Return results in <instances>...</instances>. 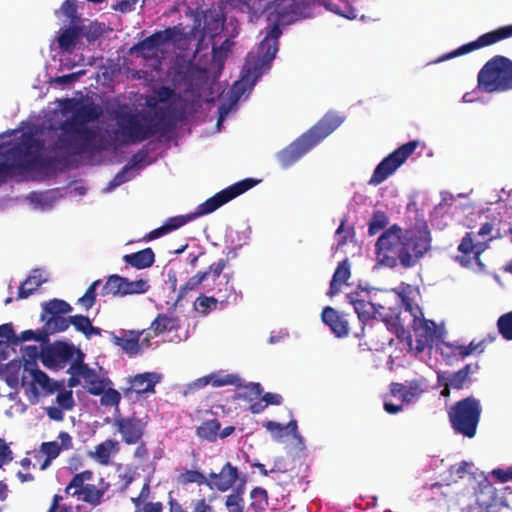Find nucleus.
<instances>
[{
	"instance_id": "393cba45",
	"label": "nucleus",
	"mask_w": 512,
	"mask_h": 512,
	"mask_svg": "<svg viewBox=\"0 0 512 512\" xmlns=\"http://www.w3.org/2000/svg\"><path fill=\"white\" fill-rule=\"evenodd\" d=\"M349 303L354 307V310L363 323L370 319H377V313H380V306L376 305L366 299L361 298L358 291L347 294Z\"/></svg>"
},
{
	"instance_id": "69168bd1",
	"label": "nucleus",
	"mask_w": 512,
	"mask_h": 512,
	"mask_svg": "<svg viewBox=\"0 0 512 512\" xmlns=\"http://www.w3.org/2000/svg\"><path fill=\"white\" fill-rule=\"evenodd\" d=\"M263 426L269 431L271 432V434L273 435L274 439L276 440H280L281 438H283L285 436V428L283 425H281L280 423L278 422H275V421H266Z\"/></svg>"
},
{
	"instance_id": "3c124183",
	"label": "nucleus",
	"mask_w": 512,
	"mask_h": 512,
	"mask_svg": "<svg viewBox=\"0 0 512 512\" xmlns=\"http://www.w3.org/2000/svg\"><path fill=\"white\" fill-rule=\"evenodd\" d=\"M178 482L182 485H187L191 483H197L198 485H207L208 479L200 471L186 470L178 476Z\"/></svg>"
},
{
	"instance_id": "37998d69",
	"label": "nucleus",
	"mask_w": 512,
	"mask_h": 512,
	"mask_svg": "<svg viewBox=\"0 0 512 512\" xmlns=\"http://www.w3.org/2000/svg\"><path fill=\"white\" fill-rule=\"evenodd\" d=\"M218 303V298L214 296H206L205 294H200L194 302V309L201 315L206 316L211 311L217 309Z\"/></svg>"
},
{
	"instance_id": "4468645a",
	"label": "nucleus",
	"mask_w": 512,
	"mask_h": 512,
	"mask_svg": "<svg viewBox=\"0 0 512 512\" xmlns=\"http://www.w3.org/2000/svg\"><path fill=\"white\" fill-rule=\"evenodd\" d=\"M510 37H512V25L499 27L498 29L482 34L475 41L464 44L459 48L442 55L437 59L436 62H442L458 56L465 55L474 50L493 45L501 40Z\"/></svg>"
},
{
	"instance_id": "4be33fe9",
	"label": "nucleus",
	"mask_w": 512,
	"mask_h": 512,
	"mask_svg": "<svg viewBox=\"0 0 512 512\" xmlns=\"http://www.w3.org/2000/svg\"><path fill=\"white\" fill-rule=\"evenodd\" d=\"M505 501L498 496L496 489L487 485L480 489L476 502L468 507V512H500Z\"/></svg>"
},
{
	"instance_id": "f03ea898",
	"label": "nucleus",
	"mask_w": 512,
	"mask_h": 512,
	"mask_svg": "<svg viewBox=\"0 0 512 512\" xmlns=\"http://www.w3.org/2000/svg\"><path fill=\"white\" fill-rule=\"evenodd\" d=\"M102 109L94 103L81 104L70 118L60 125V134L54 143L55 151L69 156L94 154L107 149V145L97 129L87 126L102 116Z\"/></svg>"
},
{
	"instance_id": "f704fd0d",
	"label": "nucleus",
	"mask_w": 512,
	"mask_h": 512,
	"mask_svg": "<svg viewBox=\"0 0 512 512\" xmlns=\"http://www.w3.org/2000/svg\"><path fill=\"white\" fill-rule=\"evenodd\" d=\"M82 34V26L73 25L65 28L57 38L59 48L64 51H70L79 42Z\"/></svg>"
},
{
	"instance_id": "2f4dec72",
	"label": "nucleus",
	"mask_w": 512,
	"mask_h": 512,
	"mask_svg": "<svg viewBox=\"0 0 512 512\" xmlns=\"http://www.w3.org/2000/svg\"><path fill=\"white\" fill-rule=\"evenodd\" d=\"M203 20V33L210 38L220 35L224 29L225 19L223 15L215 9L206 10L203 14Z\"/></svg>"
},
{
	"instance_id": "13d9d810",
	"label": "nucleus",
	"mask_w": 512,
	"mask_h": 512,
	"mask_svg": "<svg viewBox=\"0 0 512 512\" xmlns=\"http://www.w3.org/2000/svg\"><path fill=\"white\" fill-rule=\"evenodd\" d=\"M133 168V164H126L122 169L114 176V178L109 182L108 189H114L123 183L130 180L128 177L129 171Z\"/></svg>"
},
{
	"instance_id": "e2e57ef3",
	"label": "nucleus",
	"mask_w": 512,
	"mask_h": 512,
	"mask_svg": "<svg viewBox=\"0 0 512 512\" xmlns=\"http://www.w3.org/2000/svg\"><path fill=\"white\" fill-rule=\"evenodd\" d=\"M70 321V325H73L76 331L81 332L84 335L87 334L86 331L91 324V321L87 316L81 314L70 316Z\"/></svg>"
},
{
	"instance_id": "5701e85b",
	"label": "nucleus",
	"mask_w": 512,
	"mask_h": 512,
	"mask_svg": "<svg viewBox=\"0 0 512 512\" xmlns=\"http://www.w3.org/2000/svg\"><path fill=\"white\" fill-rule=\"evenodd\" d=\"M239 479V470L230 462H226L219 473L211 472L208 476L207 486L220 492L231 489Z\"/></svg>"
},
{
	"instance_id": "20e7f679",
	"label": "nucleus",
	"mask_w": 512,
	"mask_h": 512,
	"mask_svg": "<svg viewBox=\"0 0 512 512\" xmlns=\"http://www.w3.org/2000/svg\"><path fill=\"white\" fill-rule=\"evenodd\" d=\"M169 108L159 107L155 111V119L148 120L147 116L139 111H118L114 119L121 135L122 144L141 143L156 134L168 132L173 121L168 116Z\"/></svg>"
},
{
	"instance_id": "473e14b6",
	"label": "nucleus",
	"mask_w": 512,
	"mask_h": 512,
	"mask_svg": "<svg viewBox=\"0 0 512 512\" xmlns=\"http://www.w3.org/2000/svg\"><path fill=\"white\" fill-rule=\"evenodd\" d=\"M351 276L350 263L348 258L339 262L334 274L332 276L328 295L330 297L335 296L341 290L343 284H345Z\"/></svg>"
},
{
	"instance_id": "ddd939ff",
	"label": "nucleus",
	"mask_w": 512,
	"mask_h": 512,
	"mask_svg": "<svg viewBox=\"0 0 512 512\" xmlns=\"http://www.w3.org/2000/svg\"><path fill=\"white\" fill-rule=\"evenodd\" d=\"M227 259H220L209 265L205 271H198L195 275L190 277L183 285L180 286L178 291V300L183 299L189 292L195 291L202 287L207 293L214 291V285H211L210 279L215 282L218 280L223 270L227 266Z\"/></svg>"
},
{
	"instance_id": "f3484780",
	"label": "nucleus",
	"mask_w": 512,
	"mask_h": 512,
	"mask_svg": "<svg viewBox=\"0 0 512 512\" xmlns=\"http://www.w3.org/2000/svg\"><path fill=\"white\" fill-rule=\"evenodd\" d=\"M149 288L150 285L146 280L139 279L131 281L128 278L114 274L108 277L100 294L102 296L112 295L114 297H122L132 294H143L146 293Z\"/></svg>"
},
{
	"instance_id": "aec40b11",
	"label": "nucleus",
	"mask_w": 512,
	"mask_h": 512,
	"mask_svg": "<svg viewBox=\"0 0 512 512\" xmlns=\"http://www.w3.org/2000/svg\"><path fill=\"white\" fill-rule=\"evenodd\" d=\"M205 383L211 384L213 387L235 386L237 388L244 387L255 398L263 393V387L258 382H250L243 385V381L238 374H228L224 371L213 372L204 377Z\"/></svg>"
},
{
	"instance_id": "39448f33",
	"label": "nucleus",
	"mask_w": 512,
	"mask_h": 512,
	"mask_svg": "<svg viewBox=\"0 0 512 512\" xmlns=\"http://www.w3.org/2000/svg\"><path fill=\"white\" fill-rule=\"evenodd\" d=\"M258 182V180H255L253 178H246L221 190L220 192L216 193L215 195L201 203L194 213L168 218L162 226L150 231L144 237V240L151 241L159 237H162L163 235L184 226L185 224L192 221L196 217L203 216L216 211L224 204L228 203L237 196L253 188Z\"/></svg>"
},
{
	"instance_id": "79ce46f5",
	"label": "nucleus",
	"mask_w": 512,
	"mask_h": 512,
	"mask_svg": "<svg viewBox=\"0 0 512 512\" xmlns=\"http://www.w3.org/2000/svg\"><path fill=\"white\" fill-rule=\"evenodd\" d=\"M407 389L403 395V402L411 403L420 398V396L426 390V384L424 379H414L406 382Z\"/></svg>"
},
{
	"instance_id": "338daca9",
	"label": "nucleus",
	"mask_w": 512,
	"mask_h": 512,
	"mask_svg": "<svg viewBox=\"0 0 512 512\" xmlns=\"http://www.w3.org/2000/svg\"><path fill=\"white\" fill-rule=\"evenodd\" d=\"M63 497L55 494L52 499V503L47 512H73V508L70 505H61Z\"/></svg>"
},
{
	"instance_id": "9d476101",
	"label": "nucleus",
	"mask_w": 512,
	"mask_h": 512,
	"mask_svg": "<svg viewBox=\"0 0 512 512\" xmlns=\"http://www.w3.org/2000/svg\"><path fill=\"white\" fill-rule=\"evenodd\" d=\"M92 478L93 472L91 470L76 473L65 487V493L77 497L93 507L100 505L105 493L110 488V483L103 478L99 479L98 485L88 483Z\"/></svg>"
},
{
	"instance_id": "de8ad7c7",
	"label": "nucleus",
	"mask_w": 512,
	"mask_h": 512,
	"mask_svg": "<svg viewBox=\"0 0 512 512\" xmlns=\"http://www.w3.org/2000/svg\"><path fill=\"white\" fill-rule=\"evenodd\" d=\"M388 225V217L385 212L377 210L373 213L368 223V233L374 236Z\"/></svg>"
},
{
	"instance_id": "0e129e2a",
	"label": "nucleus",
	"mask_w": 512,
	"mask_h": 512,
	"mask_svg": "<svg viewBox=\"0 0 512 512\" xmlns=\"http://www.w3.org/2000/svg\"><path fill=\"white\" fill-rule=\"evenodd\" d=\"M486 342L487 339H482L479 342L471 341L468 345H460L461 349L459 350V354L466 358L477 350H479V352H483Z\"/></svg>"
},
{
	"instance_id": "e433bc0d",
	"label": "nucleus",
	"mask_w": 512,
	"mask_h": 512,
	"mask_svg": "<svg viewBox=\"0 0 512 512\" xmlns=\"http://www.w3.org/2000/svg\"><path fill=\"white\" fill-rule=\"evenodd\" d=\"M119 451V443L116 440L107 439L95 446L92 457L100 464L107 465L111 455Z\"/></svg>"
},
{
	"instance_id": "bf43d9fd",
	"label": "nucleus",
	"mask_w": 512,
	"mask_h": 512,
	"mask_svg": "<svg viewBox=\"0 0 512 512\" xmlns=\"http://www.w3.org/2000/svg\"><path fill=\"white\" fill-rule=\"evenodd\" d=\"M56 402L61 409L71 410L75 405L72 391L64 390L60 392L56 397Z\"/></svg>"
},
{
	"instance_id": "4c0bfd02",
	"label": "nucleus",
	"mask_w": 512,
	"mask_h": 512,
	"mask_svg": "<svg viewBox=\"0 0 512 512\" xmlns=\"http://www.w3.org/2000/svg\"><path fill=\"white\" fill-rule=\"evenodd\" d=\"M221 428V424L217 419H209L203 421L196 428V436L201 440L214 443L218 439V433Z\"/></svg>"
},
{
	"instance_id": "412c9836",
	"label": "nucleus",
	"mask_w": 512,
	"mask_h": 512,
	"mask_svg": "<svg viewBox=\"0 0 512 512\" xmlns=\"http://www.w3.org/2000/svg\"><path fill=\"white\" fill-rule=\"evenodd\" d=\"M162 379L161 374L156 372H144L128 378L129 386L123 388V395L131 398L132 394L142 395L145 393H155V386Z\"/></svg>"
},
{
	"instance_id": "9b49d317",
	"label": "nucleus",
	"mask_w": 512,
	"mask_h": 512,
	"mask_svg": "<svg viewBox=\"0 0 512 512\" xmlns=\"http://www.w3.org/2000/svg\"><path fill=\"white\" fill-rule=\"evenodd\" d=\"M72 311L71 305L61 299H51L42 303L41 321L45 322L42 329L46 336L57 332L65 331L70 326V316L65 318L64 315Z\"/></svg>"
},
{
	"instance_id": "c9c22d12",
	"label": "nucleus",
	"mask_w": 512,
	"mask_h": 512,
	"mask_svg": "<svg viewBox=\"0 0 512 512\" xmlns=\"http://www.w3.org/2000/svg\"><path fill=\"white\" fill-rule=\"evenodd\" d=\"M178 327V318L166 313H160L152 321L148 330L153 332V336H158L165 332H170Z\"/></svg>"
},
{
	"instance_id": "7c9ffc66",
	"label": "nucleus",
	"mask_w": 512,
	"mask_h": 512,
	"mask_svg": "<svg viewBox=\"0 0 512 512\" xmlns=\"http://www.w3.org/2000/svg\"><path fill=\"white\" fill-rule=\"evenodd\" d=\"M409 288L407 286L406 288H402L401 291L398 292V296L401 299L402 304L404 305L406 311L410 312V314L414 318V322L417 320L420 321V324L422 328L426 331L427 334L433 335L434 329L431 328V326H435L433 321L420 319V317L423 316L421 308L413 302V300L406 294V289Z\"/></svg>"
},
{
	"instance_id": "72a5a7b5",
	"label": "nucleus",
	"mask_w": 512,
	"mask_h": 512,
	"mask_svg": "<svg viewBox=\"0 0 512 512\" xmlns=\"http://www.w3.org/2000/svg\"><path fill=\"white\" fill-rule=\"evenodd\" d=\"M123 261L136 269H146L155 262V253L151 248H145L135 253L123 256Z\"/></svg>"
},
{
	"instance_id": "09e8293b",
	"label": "nucleus",
	"mask_w": 512,
	"mask_h": 512,
	"mask_svg": "<svg viewBox=\"0 0 512 512\" xmlns=\"http://www.w3.org/2000/svg\"><path fill=\"white\" fill-rule=\"evenodd\" d=\"M499 334L506 341H512V311L502 314L496 323Z\"/></svg>"
},
{
	"instance_id": "c03bdc74",
	"label": "nucleus",
	"mask_w": 512,
	"mask_h": 512,
	"mask_svg": "<svg viewBox=\"0 0 512 512\" xmlns=\"http://www.w3.org/2000/svg\"><path fill=\"white\" fill-rule=\"evenodd\" d=\"M460 349V345H454L451 343H444L442 345L440 352L443 360L447 365L452 366L465 359V357H462V355L459 354Z\"/></svg>"
},
{
	"instance_id": "49530a36",
	"label": "nucleus",
	"mask_w": 512,
	"mask_h": 512,
	"mask_svg": "<svg viewBox=\"0 0 512 512\" xmlns=\"http://www.w3.org/2000/svg\"><path fill=\"white\" fill-rule=\"evenodd\" d=\"M243 488L238 487L229 494L225 500V507L228 512H244Z\"/></svg>"
},
{
	"instance_id": "6e6d98bb",
	"label": "nucleus",
	"mask_w": 512,
	"mask_h": 512,
	"mask_svg": "<svg viewBox=\"0 0 512 512\" xmlns=\"http://www.w3.org/2000/svg\"><path fill=\"white\" fill-rule=\"evenodd\" d=\"M121 400V394L113 389L109 388L104 390V392L101 394L100 403L103 406L112 407V406H118Z\"/></svg>"
},
{
	"instance_id": "a18cd8bd",
	"label": "nucleus",
	"mask_w": 512,
	"mask_h": 512,
	"mask_svg": "<svg viewBox=\"0 0 512 512\" xmlns=\"http://www.w3.org/2000/svg\"><path fill=\"white\" fill-rule=\"evenodd\" d=\"M271 5L274 7L279 20L296 14L298 8L296 0H272Z\"/></svg>"
},
{
	"instance_id": "774afa93",
	"label": "nucleus",
	"mask_w": 512,
	"mask_h": 512,
	"mask_svg": "<svg viewBox=\"0 0 512 512\" xmlns=\"http://www.w3.org/2000/svg\"><path fill=\"white\" fill-rule=\"evenodd\" d=\"M233 42L229 39H226L222 42L220 46H213L212 53L215 59L226 58Z\"/></svg>"
},
{
	"instance_id": "864d4df0",
	"label": "nucleus",
	"mask_w": 512,
	"mask_h": 512,
	"mask_svg": "<svg viewBox=\"0 0 512 512\" xmlns=\"http://www.w3.org/2000/svg\"><path fill=\"white\" fill-rule=\"evenodd\" d=\"M16 340H17V343L18 342H26V341H30V340H36L41 343H47L49 339L47 338L45 331L42 328H40L36 331H34V330L22 331L20 333V335L18 337H16Z\"/></svg>"
},
{
	"instance_id": "a211bd4d",
	"label": "nucleus",
	"mask_w": 512,
	"mask_h": 512,
	"mask_svg": "<svg viewBox=\"0 0 512 512\" xmlns=\"http://www.w3.org/2000/svg\"><path fill=\"white\" fill-rule=\"evenodd\" d=\"M177 36H181V32L177 27H169L161 31H157L147 38L137 42L131 52L139 53L145 59H151L157 56L161 46L175 41Z\"/></svg>"
},
{
	"instance_id": "052dcab7",
	"label": "nucleus",
	"mask_w": 512,
	"mask_h": 512,
	"mask_svg": "<svg viewBox=\"0 0 512 512\" xmlns=\"http://www.w3.org/2000/svg\"><path fill=\"white\" fill-rule=\"evenodd\" d=\"M104 28L99 23H92L87 28L83 27V36L88 42H93L102 36Z\"/></svg>"
},
{
	"instance_id": "5fc2aeb1",
	"label": "nucleus",
	"mask_w": 512,
	"mask_h": 512,
	"mask_svg": "<svg viewBox=\"0 0 512 512\" xmlns=\"http://www.w3.org/2000/svg\"><path fill=\"white\" fill-rule=\"evenodd\" d=\"M323 4L327 10L347 19H354L356 17V11L347 4L344 5V9H341L338 4L331 1H324Z\"/></svg>"
},
{
	"instance_id": "c756f323",
	"label": "nucleus",
	"mask_w": 512,
	"mask_h": 512,
	"mask_svg": "<svg viewBox=\"0 0 512 512\" xmlns=\"http://www.w3.org/2000/svg\"><path fill=\"white\" fill-rule=\"evenodd\" d=\"M232 278V274H224L222 278L220 276L215 282L210 279L211 285L215 287L213 292L218 295L217 298L221 304H228L237 300L235 287L231 283Z\"/></svg>"
},
{
	"instance_id": "423d86ee",
	"label": "nucleus",
	"mask_w": 512,
	"mask_h": 512,
	"mask_svg": "<svg viewBox=\"0 0 512 512\" xmlns=\"http://www.w3.org/2000/svg\"><path fill=\"white\" fill-rule=\"evenodd\" d=\"M342 122L343 119L336 113H326L308 131L277 153L280 165L283 168L290 167L337 129Z\"/></svg>"
},
{
	"instance_id": "a19ab883",
	"label": "nucleus",
	"mask_w": 512,
	"mask_h": 512,
	"mask_svg": "<svg viewBox=\"0 0 512 512\" xmlns=\"http://www.w3.org/2000/svg\"><path fill=\"white\" fill-rule=\"evenodd\" d=\"M33 382L38 384L46 393L52 394L63 388V385L52 381L48 375L40 369L32 370Z\"/></svg>"
},
{
	"instance_id": "c85d7f7f",
	"label": "nucleus",
	"mask_w": 512,
	"mask_h": 512,
	"mask_svg": "<svg viewBox=\"0 0 512 512\" xmlns=\"http://www.w3.org/2000/svg\"><path fill=\"white\" fill-rule=\"evenodd\" d=\"M478 370V362L468 363L455 372H445V379L453 389L462 390L472 382L471 376Z\"/></svg>"
},
{
	"instance_id": "0eeeda50",
	"label": "nucleus",
	"mask_w": 512,
	"mask_h": 512,
	"mask_svg": "<svg viewBox=\"0 0 512 512\" xmlns=\"http://www.w3.org/2000/svg\"><path fill=\"white\" fill-rule=\"evenodd\" d=\"M281 34L282 30L277 22L267 27L266 35L258 47L261 55L254 61L252 66L251 60L254 59V57L248 55L245 66L242 70L241 79L236 81L232 87V92L236 96L239 97L244 93L245 89L243 86L245 83H250V86H253L261 76V69L265 65H269L275 58L278 51V40Z\"/></svg>"
},
{
	"instance_id": "680f3d73",
	"label": "nucleus",
	"mask_w": 512,
	"mask_h": 512,
	"mask_svg": "<svg viewBox=\"0 0 512 512\" xmlns=\"http://www.w3.org/2000/svg\"><path fill=\"white\" fill-rule=\"evenodd\" d=\"M61 13L70 19L72 22L78 19L77 15V0H65L61 7Z\"/></svg>"
},
{
	"instance_id": "4d7b16f0",
	"label": "nucleus",
	"mask_w": 512,
	"mask_h": 512,
	"mask_svg": "<svg viewBox=\"0 0 512 512\" xmlns=\"http://www.w3.org/2000/svg\"><path fill=\"white\" fill-rule=\"evenodd\" d=\"M84 353L83 352H79L78 353V358H75L74 361L71 363L69 369H68V373L71 375L70 378L68 379V386L70 388H73V387H76L80 384V377H81V374H77L75 373L76 370H74V367L79 363V364H84Z\"/></svg>"
},
{
	"instance_id": "bb28decb",
	"label": "nucleus",
	"mask_w": 512,
	"mask_h": 512,
	"mask_svg": "<svg viewBox=\"0 0 512 512\" xmlns=\"http://www.w3.org/2000/svg\"><path fill=\"white\" fill-rule=\"evenodd\" d=\"M322 321L329 326L336 337H345L349 333V325L345 316L332 307H325L321 313Z\"/></svg>"
},
{
	"instance_id": "f257e3e1",
	"label": "nucleus",
	"mask_w": 512,
	"mask_h": 512,
	"mask_svg": "<svg viewBox=\"0 0 512 512\" xmlns=\"http://www.w3.org/2000/svg\"><path fill=\"white\" fill-rule=\"evenodd\" d=\"M430 249L431 233L426 223L407 230L394 224L375 243L377 263L388 268L398 264L412 268Z\"/></svg>"
},
{
	"instance_id": "8fccbe9b",
	"label": "nucleus",
	"mask_w": 512,
	"mask_h": 512,
	"mask_svg": "<svg viewBox=\"0 0 512 512\" xmlns=\"http://www.w3.org/2000/svg\"><path fill=\"white\" fill-rule=\"evenodd\" d=\"M100 284L101 280H95L92 282L84 295L78 299L77 304L83 307L86 311L91 309L96 302V289Z\"/></svg>"
},
{
	"instance_id": "f8f14e48",
	"label": "nucleus",
	"mask_w": 512,
	"mask_h": 512,
	"mask_svg": "<svg viewBox=\"0 0 512 512\" xmlns=\"http://www.w3.org/2000/svg\"><path fill=\"white\" fill-rule=\"evenodd\" d=\"M418 145V141H409L386 156L374 169L369 184L377 186L384 182L412 155Z\"/></svg>"
},
{
	"instance_id": "1a4fd4ad",
	"label": "nucleus",
	"mask_w": 512,
	"mask_h": 512,
	"mask_svg": "<svg viewBox=\"0 0 512 512\" xmlns=\"http://www.w3.org/2000/svg\"><path fill=\"white\" fill-rule=\"evenodd\" d=\"M482 407L480 401L469 396L455 402L448 410L451 428L456 434L467 438L475 437L480 422Z\"/></svg>"
},
{
	"instance_id": "b1692460",
	"label": "nucleus",
	"mask_w": 512,
	"mask_h": 512,
	"mask_svg": "<svg viewBox=\"0 0 512 512\" xmlns=\"http://www.w3.org/2000/svg\"><path fill=\"white\" fill-rule=\"evenodd\" d=\"M58 438L60 439V443L57 441H49L43 442L40 445L39 452L45 455V459L40 465L41 470L48 468L51 462L60 455L61 451L72 449L73 441L68 432L61 431Z\"/></svg>"
},
{
	"instance_id": "2eb2a0df",
	"label": "nucleus",
	"mask_w": 512,
	"mask_h": 512,
	"mask_svg": "<svg viewBox=\"0 0 512 512\" xmlns=\"http://www.w3.org/2000/svg\"><path fill=\"white\" fill-rule=\"evenodd\" d=\"M113 425L120 433L123 443L134 445L143 439L147 430L148 420L147 416L141 418L135 414L130 416L119 415L114 417Z\"/></svg>"
},
{
	"instance_id": "58836bf2",
	"label": "nucleus",
	"mask_w": 512,
	"mask_h": 512,
	"mask_svg": "<svg viewBox=\"0 0 512 512\" xmlns=\"http://www.w3.org/2000/svg\"><path fill=\"white\" fill-rule=\"evenodd\" d=\"M251 503L245 512H265L268 505V493L264 488L255 487L250 492Z\"/></svg>"
},
{
	"instance_id": "ea45409f",
	"label": "nucleus",
	"mask_w": 512,
	"mask_h": 512,
	"mask_svg": "<svg viewBox=\"0 0 512 512\" xmlns=\"http://www.w3.org/2000/svg\"><path fill=\"white\" fill-rule=\"evenodd\" d=\"M44 282L42 275L38 270H35L32 275L28 276L18 288V299H25L29 297L41 284Z\"/></svg>"
},
{
	"instance_id": "6ab92c4d",
	"label": "nucleus",
	"mask_w": 512,
	"mask_h": 512,
	"mask_svg": "<svg viewBox=\"0 0 512 512\" xmlns=\"http://www.w3.org/2000/svg\"><path fill=\"white\" fill-rule=\"evenodd\" d=\"M487 242H475L474 233L467 232L458 245L459 255L456 256V261L463 267H469L473 261L482 265L480 257L486 250Z\"/></svg>"
},
{
	"instance_id": "7ed1b4c3",
	"label": "nucleus",
	"mask_w": 512,
	"mask_h": 512,
	"mask_svg": "<svg viewBox=\"0 0 512 512\" xmlns=\"http://www.w3.org/2000/svg\"><path fill=\"white\" fill-rule=\"evenodd\" d=\"M43 149V140L30 132L23 133L15 144L0 154V185L12 177L16 170L29 171L36 167H50L55 159L42 157Z\"/></svg>"
},
{
	"instance_id": "6e6552de",
	"label": "nucleus",
	"mask_w": 512,
	"mask_h": 512,
	"mask_svg": "<svg viewBox=\"0 0 512 512\" xmlns=\"http://www.w3.org/2000/svg\"><path fill=\"white\" fill-rule=\"evenodd\" d=\"M477 88L489 94L512 90V60L502 55L489 59L477 75Z\"/></svg>"
},
{
	"instance_id": "603ef678",
	"label": "nucleus",
	"mask_w": 512,
	"mask_h": 512,
	"mask_svg": "<svg viewBox=\"0 0 512 512\" xmlns=\"http://www.w3.org/2000/svg\"><path fill=\"white\" fill-rule=\"evenodd\" d=\"M377 319L384 322L388 330L395 332L396 334H398L400 329L403 330V327L399 324L398 316L393 313L386 312L383 306H380V313H377Z\"/></svg>"
},
{
	"instance_id": "a878e982",
	"label": "nucleus",
	"mask_w": 512,
	"mask_h": 512,
	"mask_svg": "<svg viewBox=\"0 0 512 512\" xmlns=\"http://www.w3.org/2000/svg\"><path fill=\"white\" fill-rule=\"evenodd\" d=\"M75 373L81 374L84 379L87 392L94 396L101 395L106 388V381L98 376L96 371L88 366V364H77L74 367Z\"/></svg>"
},
{
	"instance_id": "dca6fc26",
	"label": "nucleus",
	"mask_w": 512,
	"mask_h": 512,
	"mask_svg": "<svg viewBox=\"0 0 512 512\" xmlns=\"http://www.w3.org/2000/svg\"><path fill=\"white\" fill-rule=\"evenodd\" d=\"M82 352L76 349L74 345L58 341L47 346L41 351V361L44 366L54 369H62L68 363H72L78 358V353Z\"/></svg>"
},
{
	"instance_id": "cd10ccee",
	"label": "nucleus",
	"mask_w": 512,
	"mask_h": 512,
	"mask_svg": "<svg viewBox=\"0 0 512 512\" xmlns=\"http://www.w3.org/2000/svg\"><path fill=\"white\" fill-rule=\"evenodd\" d=\"M146 330L134 331V330H122L121 336L111 333V340L114 345L120 347L123 351L129 354H137L140 351V339Z\"/></svg>"
}]
</instances>
